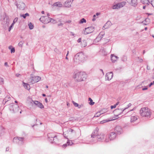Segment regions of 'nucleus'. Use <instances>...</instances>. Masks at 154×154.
Wrapping results in <instances>:
<instances>
[{"label":"nucleus","instance_id":"nucleus-34","mask_svg":"<svg viewBox=\"0 0 154 154\" xmlns=\"http://www.w3.org/2000/svg\"><path fill=\"white\" fill-rule=\"evenodd\" d=\"M28 25L29 26V28L30 29H33L34 26L31 23H30Z\"/></svg>","mask_w":154,"mask_h":154},{"label":"nucleus","instance_id":"nucleus-44","mask_svg":"<svg viewBox=\"0 0 154 154\" xmlns=\"http://www.w3.org/2000/svg\"><path fill=\"white\" fill-rule=\"evenodd\" d=\"M154 84V81H153L152 82L150 83V84L149 85V87H150L152 85Z\"/></svg>","mask_w":154,"mask_h":154},{"label":"nucleus","instance_id":"nucleus-42","mask_svg":"<svg viewBox=\"0 0 154 154\" xmlns=\"http://www.w3.org/2000/svg\"><path fill=\"white\" fill-rule=\"evenodd\" d=\"M18 17H16L13 20V22H14V23H15L17 22L18 20Z\"/></svg>","mask_w":154,"mask_h":154},{"label":"nucleus","instance_id":"nucleus-40","mask_svg":"<svg viewBox=\"0 0 154 154\" xmlns=\"http://www.w3.org/2000/svg\"><path fill=\"white\" fill-rule=\"evenodd\" d=\"M72 102L73 104L75 107H77L78 106H79V104L78 103H75V102L73 101Z\"/></svg>","mask_w":154,"mask_h":154},{"label":"nucleus","instance_id":"nucleus-7","mask_svg":"<svg viewBox=\"0 0 154 154\" xmlns=\"http://www.w3.org/2000/svg\"><path fill=\"white\" fill-rule=\"evenodd\" d=\"M115 132L118 134H120L123 132V130L122 128L119 125L116 126L114 128Z\"/></svg>","mask_w":154,"mask_h":154},{"label":"nucleus","instance_id":"nucleus-8","mask_svg":"<svg viewBox=\"0 0 154 154\" xmlns=\"http://www.w3.org/2000/svg\"><path fill=\"white\" fill-rule=\"evenodd\" d=\"M126 108H118L115 110L114 111V113L116 115V116H118L119 115L123 113Z\"/></svg>","mask_w":154,"mask_h":154},{"label":"nucleus","instance_id":"nucleus-4","mask_svg":"<svg viewBox=\"0 0 154 154\" xmlns=\"http://www.w3.org/2000/svg\"><path fill=\"white\" fill-rule=\"evenodd\" d=\"M19 107L17 104L12 103L10 104L9 109L14 113H16L18 111Z\"/></svg>","mask_w":154,"mask_h":154},{"label":"nucleus","instance_id":"nucleus-22","mask_svg":"<svg viewBox=\"0 0 154 154\" xmlns=\"http://www.w3.org/2000/svg\"><path fill=\"white\" fill-rule=\"evenodd\" d=\"M56 135L53 133H50L48 134V137L50 139V138H52V139L55 137Z\"/></svg>","mask_w":154,"mask_h":154},{"label":"nucleus","instance_id":"nucleus-60","mask_svg":"<svg viewBox=\"0 0 154 154\" xmlns=\"http://www.w3.org/2000/svg\"><path fill=\"white\" fill-rule=\"evenodd\" d=\"M9 150V148L8 147H7L6 148V151H8Z\"/></svg>","mask_w":154,"mask_h":154},{"label":"nucleus","instance_id":"nucleus-38","mask_svg":"<svg viewBox=\"0 0 154 154\" xmlns=\"http://www.w3.org/2000/svg\"><path fill=\"white\" fill-rule=\"evenodd\" d=\"M24 43V42L23 41H21L19 42V43L18 45L19 47H22V45Z\"/></svg>","mask_w":154,"mask_h":154},{"label":"nucleus","instance_id":"nucleus-39","mask_svg":"<svg viewBox=\"0 0 154 154\" xmlns=\"http://www.w3.org/2000/svg\"><path fill=\"white\" fill-rule=\"evenodd\" d=\"M67 144L68 145H72V144L73 143L72 142V141H68L67 142Z\"/></svg>","mask_w":154,"mask_h":154},{"label":"nucleus","instance_id":"nucleus-2","mask_svg":"<svg viewBox=\"0 0 154 154\" xmlns=\"http://www.w3.org/2000/svg\"><path fill=\"white\" fill-rule=\"evenodd\" d=\"M140 113L141 116L148 118H149L151 115L150 109L147 107L142 108L140 110Z\"/></svg>","mask_w":154,"mask_h":154},{"label":"nucleus","instance_id":"nucleus-12","mask_svg":"<svg viewBox=\"0 0 154 154\" xmlns=\"http://www.w3.org/2000/svg\"><path fill=\"white\" fill-rule=\"evenodd\" d=\"M46 18V19H47V21L45 22V24H47L48 23L50 22L52 20L54 21V20L52 18H51L50 17H46V16H42L39 19V20H43V19H45Z\"/></svg>","mask_w":154,"mask_h":154},{"label":"nucleus","instance_id":"nucleus-24","mask_svg":"<svg viewBox=\"0 0 154 154\" xmlns=\"http://www.w3.org/2000/svg\"><path fill=\"white\" fill-rule=\"evenodd\" d=\"M103 113L102 112V111H100L99 112H97L96 113L94 116V117H98L100 116L101 114H103Z\"/></svg>","mask_w":154,"mask_h":154},{"label":"nucleus","instance_id":"nucleus-63","mask_svg":"<svg viewBox=\"0 0 154 154\" xmlns=\"http://www.w3.org/2000/svg\"><path fill=\"white\" fill-rule=\"evenodd\" d=\"M147 69H148V70H150V67L148 66H147Z\"/></svg>","mask_w":154,"mask_h":154},{"label":"nucleus","instance_id":"nucleus-17","mask_svg":"<svg viewBox=\"0 0 154 154\" xmlns=\"http://www.w3.org/2000/svg\"><path fill=\"white\" fill-rule=\"evenodd\" d=\"M112 25L110 21H108L104 25L103 27V29H105L109 28Z\"/></svg>","mask_w":154,"mask_h":154},{"label":"nucleus","instance_id":"nucleus-15","mask_svg":"<svg viewBox=\"0 0 154 154\" xmlns=\"http://www.w3.org/2000/svg\"><path fill=\"white\" fill-rule=\"evenodd\" d=\"M128 2L131 5L136 7L137 4V0H128Z\"/></svg>","mask_w":154,"mask_h":154},{"label":"nucleus","instance_id":"nucleus-13","mask_svg":"<svg viewBox=\"0 0 154 154\" xmlns=\"http://www.w3.org/2000/svg\"><path fill=\"white\" fill-rule=\"evenodd\" d=\"M32 102L34 103V104L37 106L39 108H40L41 109H42L44 108V106L43 105V104L40 103L38 101H33L32 100Z\"/></svg>","mask_w":154,"mask_h":154},{"label":"nucleus","instance_id":"nucleus-32","mask_svg":"<svg viewBox=\"0 0 154 154\" xmlns=\"http://www.w3.org/2000/svg\"><path fill=\"white\" fill-rule=\"evenodd\" d=\"M29 16V14L28 13H26L25 14H21L20 15L21 17H23L24 19H25L26 16Z\"/></svg>","mask_w":154,"mask_h":154},{"label":"nucleus","instance_id":"nucleus-3","mask_svg":"<svg viewBox=\"0 0 154 154\" xmlns=\"http://www.w3.org/2000/svg\"><path fill=\"white\" fill-rule=\"evenodd\" d=\"M85 58V56L83 52H80L75 55L73 60L75 62L79 63Z\"/></svg>","mask_w":154,"mask_h":154},{"label":"nucleus","instance_id":"nucleus-50","mask_svg":"<svg viewBox=\"0 0 154 154\" xmlns=\"http://www.w3.org/2000/svg\"><path fill=\"white\" fill-rule=\"evenodd\" d=\"M108 121L106 120H104L101 122V123H103L107 122Z\"/></svg>","mask_w":154,"mask_h":154},{"label":"nucleus","instance_id":"nucleus-55","mask_svg":"<svg viewBox=\"0 0 154 154\" xmlns=\"http://www.w3.org/2000/svg\"><path fill=\"white\" fill-rule=\"evenodd\" d=\"M67 144L66 143V144H63V147H66L67 146Z\"/></svg>","mask_w":154,"mask_h":154},{"label":"nucleus","instance_id":"nucleus-21","mask_svg":"<svg viewBox=\"0 0 154 154\" xmlns=\"http://www.w3.org/2000/svg\"><path fill=\"white\" fill-rule=\"evenodd\" d=\"M104 35V34H102L100 33L98 35V36L96 38L95 40L96 41H99V40H100L101 38H103V36Z\"/></svg>","mask_w":154,"mask_h":154},{"label":"nucleus","instance_id":"nucleus-45","mask_svg":"<svg viewBox=\"0 0 154 154\" xmlns=\"http://www.w3.org/2000/svg\"><path fill=\"white\" fill-rule=\"evenodd\" d=\"M116 107V106L114 105L113 106H111L110 107L111 109H112L113 108H115Z\"/></svg>","mask_w":154,"mask_h":154},{"label":"nucleus","instance_id":"nucleus-37","mask_svg":"<svg viewBox=\"0 0 154 154\" xmlns=\"http://www.w3.org/2000/svg\"><path fill=\"white\" fill-rule=\"evenodd\" d=\"M122 60L123 61H126L127 60V57L124 56L122 58Z\"/></svg>","mask_w":154,"mask_h":154},{"label":"nucleus","instance_id":"nucleus-57","mask_svg":"<svg viewBox=\"0 0 154 154\" xmlns=\"http://www.w3.org/2000/svg\"><path fill=\"white\" fill-rule=\"evenodd\" d=\"M74 131V130L71 128H70L69 129V131L71 132L72 133L73 132V131Z\"/></svg>","mask_w":154,"mask_h":154},{"label":"nucleus","instance_id":"nucleus-56","mask_svg":"<svg viewBox=\"0 0 154 154\" xmlns=\"http://www.w3.org/2000/svg\"><path fill=\"white\" fill-rule=\"evenodd\" d=\"M71 22V20H68V21H66V22H65V23H70Z\"/></svg>","mask_w":154,"mask_h":154},{"label":"nucleus","instance_id":"nucleus-61","mask_svg":"<svg viewBox=\"0 0 154 154\" xmlns=\"http://www.w3.org/2000/svg\"><path fill=\"white\" fill-rule=\"evenodd\" d=\"M20 75V74L19 73H17L16 75V76L17 77H19Z\"/></svg>","mask_w":154,"mask_h":154},{"label":"nucleus","instance_id":"nucleus-10","mask_svg":"<svg viewBox=\"0 0 154 154\" xmlns=\"http://www.w3.org/2000/svg\"><path fill=\"white\" fill-rule=\"evenodd\" d=\"M94 31V28L92 27H89L85 28L83 33L85 35H87L92 32Z\"/></svg>","mask_w":154,"mask_h":154},{"label":"nucleus","instance_id":"nucleus-5","mask_svg":"<svg viewBox=\"0 0 154 154\" xmlns=\"http://www.w3.org/2000/svg\"><path fill=\"white\" fill-rule=\"evenodd\" d=\"M116 136V134L114 132H110L108 136V137L109 139H106L105 140V142H107L109 141V140H113L115 139Z\"/></svg>","mask_w":154,"mask_h":154},{"label":"nucleus","instance_id":"nucleus-35","mask_svg":"<svg viewBox=\"0 0 154 154\" xmlns=\"http://www.w3.org/2000/svg\"><path fill=\"white\" fill-rule=\"evenodd\" d=\"M86 20L85 18H82L80 20L79 23H86Z\"/></svg>","mask_w":154,"mask_h":154},{"label":"nucleus","instance_id":"nucleus-18","mask_svg":"<svg viewBox=\"0 0 154 154\" xmlns=\"http://www.w3.org/2000/svg\"><path fill=\"white\" fill-rule=\"evenodd\" d=\"M138 117L137 116H132L131 117V122L132 123L135 122L138 119Z\"/></svg>","mask_w":154,"mask_h":154},{"label":"nucleus","instance_id":"nucleus-20","mask_svg":"<svg viewBox=\"0 0 154 154\" xmlns=\"http://www.w3.org/2000/svg\"><path fill=\"white\" fill-rule=\"evenodd\" d=\"M118 58L117 56H114L113 54H112L111 55V60L112 62H115L117 60Z\"/></svg>","mask_w":154,"mask_h":154},{"label":"nucleus","instance_id":"nucleus-51","mask_svg":"<svg viewBox=\"0 0 154 154\" xmlns=\"http://www.w3.org/2000/svg\"><path fill=\"white\" fill-rule=\"evenodd\" d=\"M81 39H82L81 38H79L77 41L79 43L81 41Z\"/></svg>","mask_w":154,"mask_h":154},{"label":"nucleus","instance_id":"nucleus-43","mask_svg":"<svg viewBox=\"0 0 154 154\" xmlns=\"http://www.w3.org/2000/svg\"><path fill=\"white\" fill-rule=\"evenodd\" d=\"M137 59H139V62H140L141 63L143 62V60L142 59V58L139 59V57H137Z\"/></svg>","mask_w":154,"mask_h":154},{"label":"nucleus","instance_id":"nucleus-54","mask_svg":"<svg viewBox=\"0 0 154 154\" xmlns=\"http://www.w3.org/2000/svg\"><path fill=\"white\" fill-rule=\"evenodd\" d=\"M2 129V127H0V134H2V132L1 131Z\"/></svg>","mask_w":154,"mask_h":154},{"label":"nucleus","instance_id":"nucleus-36","mask_svg":"<svg viewBox=\"0 0 154 154\" xmlns=\"http://www.w3.org/2000/svg\"><path fill=\"white\" fill-rule=\"evenodd\" d=\"M88 100H89L90 101V102L89 103V104L90 105H92L94 104V102H93V100L91 98H89Z\"/></svg>","mask_w":154,"mask_h":154},{"label":"nucleus","instance_id":"nucleus-25","mask_svg":"<svg viewBox=\"0 0 154 154\" xmlns=\"http://www.w3.org/2000/svg\"><path fill=\"white\" fill-rule=\"evenodd\" d=\"M126 3L125 2H121L118 3L119 6V8H120L123 7L126 4Z\"/></svg>","mask_w":154,"mask_h":154},{"label":"nucleus","instance_id":"nucleus-28","mask_svg":"<svg viewBox=\"0 0 154 154\" xmlns=\"http://www.w3.org/2000/svg\"><path fill=\"white\" fill-rule=\"evenodd\" d=\"M9 49H11V53H14L15 52V49L13 47L11 46H10L8 47Z\"/></svg>","mask_w":154,"mask_h":154},{"label":"nucleus","instance_id":"nucleus-11","mask_svg":"<svg viewBox=\"0 0 154 154\" xmlns=\"http://www.w3.org/2000/svg\"><path fill=\"white\" fill-rule=\"evenodd\" d=\"M98 128L97 127L95 130L93 131L91 134V138H94V139H96L97 137V136L99 135L98 132Z\"/></svg>","mask_w":154,"mask_h":154},{"label":"nucleus","instance_id":"nucleus-64","mask_svg":"<svg viewBox=\"0 0 154 154\" xmlns=\"http://www.w3.org/2000/svg\"><path fill=\"white\" fill-rule=\"evenodd\" d=\"M100 13H96V15H97V16H98V15H100Z\"/></svg>","mask_w":154,"mask_h":154},{"label":"nucleus","instance_id":"nucleus-49","mask_svg":"<svg viewBox=\"0 0 154 154\" xmlns=\"http://www.w3.org/2000/svg\"><path fill=\"white\" fill-rule=\"evenodd\" d=\"M131 105V103H129L128 105V107H126V109H128V108L130 107Z\"/></svg>","mask_w":154,"mask_h":154},{"label":"nucleus","instance_id":"nucleus-52","mask_svg":"<svg viewBox=\"0 0 154 154\" xmlns=\"http://www.w3.org/2000/svg\"><path fill=\"white\" fill-rule=\"evenodd\" d=\"M58 26H63V24L62 23H60L59 24H58Z\"/></svg>","mask_w":154,"mask_h":154},{"label":"nucleus","instance_id":"nucleus-48","mask_svg":"<svg viewBox=\"0 0 154 154\" xmlns=\"http://www.w3.org/2000/svg\"><path fill=\"white\" fill-rule=\"evenodd\" d=\"M4 65L6 66V67H8L9 66L8 65V63L7 62H6L4 63Z\"/></svg>","mask_w":154,"mask_h":154},{"label":"nucleus","instance_id":"nucleus-6","mask_svg":"<svg viewBox=\"0 0 154 154\" xmlns=\"http://www.w3.org/2000/svg\"><path fill=\"white\" fill-rule=\"evenodd\" d=\"M41 79V78L39 76H34L31 77L29 79L30 83L32 84H34L38 82Z\"/></svg>","mask_w":154,"mask_h":154},{"label":"nucleus","instance_id":"nucleus-31","mask_svg":"<svg viewBox=\"0 0 154 154\" xmlns=\"http://www.w3.org/2000/svg\"><path fill=\"white\" fill-rule=\"evenodd\" d=\"M8 99H10L11 98L9 97H6L5 99H4L3 100V103H5L4 104L6 103L7 102H8L9 101V100H8Z\"/></svg>","mask_w":154,"mask_h":154},{"label":"nucleus","instance_id":"nucleus-53","mask_svg":"<svg viewBox=\"0 0 154 154\" xmlns=\"http://www.w3.org/2000/svg\"><path fill=\"white\" fill-rule=\"evenodd\" d=\"M83 106V105L82 104L79 105V106H78L77 107H78L79 108H80L81 107H82Z\"/></svg>","mask_w":154,"mask_h":154},{"label":"nucleus","instance_id":"nucleus-14","mask_svg":"<svg viewBox=\"0 0 154 154\" xmlns=\"http://www.w3.org/2000/svg\"><path fill=\"white\" fill-rule=\"evenodd\" d=\"M113 76V74L112 72L107 73L105 76L106 79L109 81L112 78Z\"/></svg>","mask_w":154,"mask_h":154},{"label":"nucleus","instance_id":"nucleus-62","mask_svg":"<svg viewBox=\"0 0 154 154\" xmlns=\"http://www.w3.org/2000/svg\"><path fill=\"white\" fill-rule=\"evenodd\" d=\"M45 101L46 103H48V99L47 98H45Z\"/></svg>","mask_w":154,"mask_h":154},{"label":"nucleus","instance_id":"nucleus-23","mask_svg":"<svg viewBox=\"0 0 154 154\" xmlns=\"http://www.w3.org/2000/svg\"><path fill=\"white\" fill-rule=\"evenodd\" d=\"M141 2L143 4H146L149 5L150 4V2L148 0H140Z\"/></svg>","mask_w":154,"mask_h":154},{"label":"nucleus","instance_id":"nucleus-16","mask_svg":"<svg viewBox=\"0 0 154 154\" xmlns=\"http://www.w3.org/2000/svg\"><path fill=\"white\" fill-rule=\"evenodd\" d=\"M73 1V0H67L64 3V6L66 7L69 8L71 6V4L72 1Z\"/></svg>","mask_w":154,"mask_h":154},{"label":"nucleus","instance_id":"nucleus-58","mask_svg":"<svg viewBox=\"0 0 154 154\" xmlns=\"http://www.w3.org/2000/svg\"><path fill=\"white\" fill-rule=\"evenodd\" d=\"M13 27V26H10V27L9 28V29H8V31H10L11 30V29Z\"/></svg>","mask_w":154,"mask_h":154},{"label":"nucleus","instance_id":"nucleus-47","mask_svg":"<svg viewBox=\"0 0 154 154\" xmlns=\"http://www.w3.org/2000/svg\"><path fill=\"white\" fill-rule=\"evenodd\" d=\"M148 89V88L147 87L145 86L144 88H142V90L143 91H144L147 90Z\"/></svg>","mask_w":154,"mask_h":154},{"label":"nucleus","instance_id":"nucleus-1","mask_svg":"<svg viewBox=\"0 0 154 154\" xmlns=\"http://www.w3.org/2000/svg\"><path fill=\"white\" fill-rule=\"evenodd\" d=\"M87 75L84 72H74L73 77L76 82H79L84 81L86 78Z\"/></svg>","mask_w":154,"mask_h":154},{"label":"nucleus","instance_id":"nucleus-30","mask_svg":"<svg viewBox=\"0 0 154 154\" xmlns=\"http://www.w3.org/2000/svg\"><path fill=\"white\" fill-rule=\"evenodd\" d=\"M21 4V5L22 6H20H20H17V7L19 8L20 9L23 10L25 8V4L23 3H22Z\"/></svg>","mask_w":154,"mask_h":154},{"label":"nucleus","instance_id":"nucleus-59","mask_svg":"<svg viewBox=\"0 0 154 154\" xmlns=\"http://www.w3.org/2000/svg\"><path fill=\"white\" fill-rule=\"evenodd\" d=\"M148 5H144L143 6V9H145L146 8V7L147 6H148Z\"/></svg>","mask_w":154,"mask_h":154},{"label":"nucleus","instance_id":"nucleus-27","mask_svg":"<svg viewBox=\"0 0 154 154\" xmlns=\"http://www.w3.org/2000/svg\"><path fill=\"white\" fill-rule=\"evenodd\" d=\"M53 143H54L55 144H58V140L57 138V137L56 135L54 138L53 139Z\"/></svg>","mask_w":154,"mask_h":154},{"label":"nucleus","instance_id":"nucleus-46","mask_svg":"<svg viewBox=\"0 0 154 154\" xmlns=\"http://www.w3.org/2000/svg\"><path fill=\"white\" fill-rule=\"evenodd\" d=\"M49 140L51 142V143H53V140L52 138H50V139H49Z\"/></svg>","mask_w":154,"mask_h":154},{"label":"nucleus","instance_id":"nucleus-19","mask_svg":"<svg viewBox=\"0 0 154 154\" xmlns=\"http://www.w3.org/2000/svg\"><path fill=\"white\" fill-rule=\"evenodd\" d=\"M18 140L19 141H20L21 142V144H23V140L24 138L23 137H16L14 138L13 139V140Z\"/></svg>","mask_w":154,"mask_h":154},{"label":"nucleus","instance_id":"nucleus-29","mask_svg":"<svg viewBox=\"0 0 154 154\" xmlns=\"http://www.w3.org/2000/svg\"><path fill=\"white\" fill-rule=\"evenodd\" d=\"M54 6H58L59 7H61L62 6V4L59 2H57L55 3L54 4Z\"/></svg>","mask_w":154,"mask_h":154},{"label":"nucleus","instance_id":"nucleus-9","mask_svg":"<svg viewBox=\"0 0 154 154\" xmlns=\"http://www.w3.org/2000/svg\"><path fill=\"white\" fill-rule=\"evenodd\" d=\"M105 137V134H104L101 133L100 135H98L97 136V137L95 139H94V141L97 140L99 141H103L104 140V137Z\"/></svg>","mask_w":154,"mask_h":154},{"label":"nucleus","instance_id":"nucleus-26","mask_svg":"<svg viewBox=\"0 0 154 154\" xmlns=\"http://www.w3.org/2000/svg\"><path fill=\"white\" fill-rule=\"evenodd\" d=\"M23 84H24L23 86L26 89H27L28 90H29L30 89V86L28 84L24 82H23Z\"/></svg>","mask_w":154,"mask_h":154},{"label":"nucleus","instance_id":"nucleus-33","mask_svg":"<svg viewBox=\"0 0 154 154\" xmlns=\"http://www.w3.org/2000/svg\"><path fill=\"white\" fill-rule=\"evenodd\" d=\"M119 5H118V4L117 3V4L114 5L112 6V9H118L119 8Z\"/></svg>","mask_w":154,"mask_h":154},{"label":"nucleus","instance_id":"nucleus-41","mask_svg":"<svg viewBox=\"0 0 154 154\" xmlns=\"http://www.w3.org/2000/svg\"><path fill=\"white\" fill-rule=\"evenodd\" d=\"M40 21H42L43 23L45 24V22L47 21V19H46V18H45V19H43V20H41Z\"/></svg>","mask_w":154,"mask_h":154}]
</instances>
